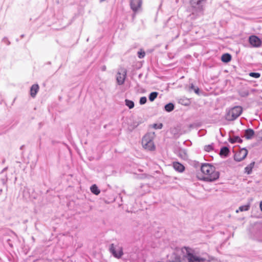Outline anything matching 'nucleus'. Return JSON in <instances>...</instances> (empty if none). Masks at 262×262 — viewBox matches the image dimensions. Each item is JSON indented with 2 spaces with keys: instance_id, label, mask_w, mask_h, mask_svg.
Masks as SVG:
<instances>
[{
  "instance_id": "obj_21",
  "label": "nucleus",
  "mask_w": 262,
  "mask_h": 262,
  "mask_svg": "<svg viewBox=\"0 0 262 262\" xmlns=\"http://www.w3.org/2000/svg\"><path fill=\"white\" fill-rule=\"evenodd\" d=\"M242 140L239 137H234L232 138H230V142L232 143H234L235 142L241 143Z\"/></svg>"
},
{
  "instance_id": "obj_26",
  "label": "nucleus",
  "mask_w": 262,
  "mask_h": 262,
  "mask_svg": "<svg viewBox=\"0 0 262 262\" xmlns=\"http://www.w3.org/2000/svg\"><path fill=\"white\" fill-rule=\"evenodd\" d=\"M190 89L193 90L196 94H199V89L197 87H195L193 84H191Z\"/></svg>"
},
{
  "instance_id": "obj_6",
  "label": "nucleus",
  "mask_w": 262,
  "mask_h": 262,
  "mask_svg": "<svg viewBox=\"0 0 262 262\" xmlns=\"http://www.w3.org/2000/svg\"><path fill=\"white\" fill-rule=\"evenodd\" d=\"M110 251L114 257L117 258H120L123 254L122 248L121 247L116 248L113 244L110 245Z\"/></svg>"
},
{
  "instance_id": "obj_11",
  "label": "nucleus",
  "mask_w": 262,
  "mask_h": 262,
  "mask_svg": "<svg viewBox=\"0 0 262 262\" xmlns=\"http://www.w3.org/2000/svg\"><path fill=\"white\" fill-rule=\"evenodd\" d=\"M39 86L37 84H34L32 85L30 89V95L32 97L34 98L36 94L38 92Z\"/></svg>"
},
{
  "instance_id": "obj_2",
  "label": "nucleus",
  "mask_w": 262,
  "mask_h": 262,
  "mask_svg": "<svg viewBox=\"0 0 262 262\" xmlns=\"http://www.w3.org/2000/svg\"><path fill=\"white\" fill-rule=\"evenodd\" d=\"M155 137L154 132L147 133L142 138V144L143 147L147 150H154L156 148L153 141Z\"/></svg>"
},
{
  "instance_id": "obj_23",
  "label": "nucleus",
  "mask_w": 262,
  "mask_h": 262,
  "mask_svg": "<svg viewBox=\"0 0 262 262\" xmlns=\"http://www.w3.org/2000/svg\"><path fill=\"white\" fill-rule=\"evenodd\" d=\"M249 76L255 78H258L260 77V74L259 73L251 72L249 73Z\"/></svg>"
},
{
  "instance_id": "obj_9",
  "label": "nucleus",
  "mask_w": 262,
  "mask_h": 262,
  "mask_svg": "<svg viewBox=\"0 0 262 262\" xmlns=\"http://www.w3.org/2000/svg\"><path fill=\"white\" fill-rule=\"evenodd\" d=\"M189 262H208L204 258H201L191 253H188L187 256Z\"/></svg>"
},
{
  "instance_id": "obj_12",
  "label": "nucleus",
  "mask_w": 262,
  "mask_h": 262,
  "mask_svg": "<svg viewBox=\"0 0 262 262\" xmlns=\"http://www.w3.org/2000/svg\"><path fill=\"white\" fill-rule=\"evenodd\" d=\"M254 135V132L253 129L249 128L245 131L244 136L247 139H251Z\"/></svg>"
},
{
  "instance_id": "obj_4",
  "label": "nucleus",
  "mask_w": 262,
  "mask_h": 262,
  "mask_svg": "<svg viewBox=\"0 0 262 262\" xmlns=\"http://www.w3.org/2000/svg\"><path fill=\"white\" fill-rule=\"evenodd\" d=\"M206 0H191L190 5L193 12H200L203 10L204 5Z\"/></svg>"
},
{
  "instance_id": "obj_22",
  "label": "nucleus",
  "mask_w": 262,
  "mask_h": 262,
  "mask_svg": "<svg viewBox=\"0 0 262 262\" xmlns=\"http://www.w3.org/2000/svg\"><path fill=\"white\" fill-rule=\"evenodd\" d=\"M125 105H127L129 108H133L134 107V103L133 101L126 99Z\"/></svg>"
},
{
  "instance_id": "obj_19",
  "label": "nucleus",
  "mask_w": 262,
  "mask_h": 262,
  "mask_svg": "<svg viewBox=\"0 0 262 262\" xmlns=\"http://www.w3.org/2000/svg\"><path fill=\"white\" fill-rule=\"evenodd\" d=\"M250 208V205H246L241 206L239 207L238 209L236 211V213H238L239 211H247Z\"/></svg>"
},
{
  "instance_id": "obj_30",
  "label": "nucleus",
  "mask_w": 262,
  "mask_h": 262,
  "mask_svg": "<svg viewBox=\"0 0 262 262\" xmlns=\"http://www.w3.org/2000/svg\"><path fill=\"white\" fill-rule=\"evenodd\" d=\"M258 138H260L261 139H262V129L261 130H260L258 133Z\"/></svg>"
},
{
  "instance_id": "obj_14",
  "label": "nucleus",
  "mask_w": 262,
  "mask_h": 262,
  "mask_svg": "<svg viewBox=\"0 0 262 262\" xmlns=\"http://www.w3.org/2000/svg\"><path fill=\"white\" fill-rule=\"evenodd\" d=\"M254 165H255V162H252L250 164H249L247 166H246L245 168V172H246L248 174H250L252 172V170L253 168L254 167Z\"/></svg>"
},
{
  "instance_id": "obj_10",
  "label": "nucleus",
  "mask_w": 262,
  "mask_h": 262,
  "mask_svg": "<svg viewBox=\"0 0 262 262\" xmlns=\"http://www.w3.org/2000/svg\"><path fill=\"white\" fill-rule=\"evenodd\" d=\"M249 42L254 47H259L261 43L260 39L255 35H252L249 37Z\"/></svg>"
},
{
  "instance_id": "obj_7",
  "label": "nucleus",
  "mask_w": 262,
  "mask_h": 262,
  "mask_svg": "<svg viewBox=\"0 0 262 262\" xmlns=\"http://www.w3.org/2000/svg\"><path fill=\"white\" fill-rule=\"evenodd\" d=\"M126 77V71L125 69L120 70L116 75V80L119 85H122Z\"/></svg>"
},
{
  "instance_id": "obj_24",
  "label": "nucleus",
  "mask_w": 262,
  "mask_h": 262,
  "mask_svg": "<svg viewBox=\"0 0 262 262\" xmlns=\"http://www.w3.org/2000/svg\"><path fill=\"white\" fill-rule=\"evenodd\" d=\"M204 150L208 152L213 150V145L210 144V145L205 146Z\"/></svg>"
},
{
  "instance_id": "obj_20",
  "label": "nucleus",
  "mask_w": 262,
  "mask_h": 262,
  "mask_svg": "<svg viewBox=\"0 0 262 262\" xmlns=\"http://www.w3.org/2000/svg\"><path fill=\"white\" fill-rule=\"evenodd\" d=\"M158 93L154 92L150 94L149 96V99L150 101H153L157 97Z\"/></svg>"
},
{
  "instance_id": "obj_31",
  "label": "nucleus",
  "mask_w": 262,
  "mask_h": 262,
  "mask_svg": "<svg viewBox=\"0 0 262 262\" xmlns=\"http://www.w3.org/2000/svg\"><path fill=\"white\" fill-rule=\"evenodd\" d=\"M106 66H102V67H101V70H102V71H105L106 70Z\"/></svg>"
},
{
  "instance_id": "obj_15",
  "label": "nucleus",
  "mask_w": 262,
  "mask_h": 262,
  "mask_svg": "<svg viewBox=\"0 0 262 262\" xmlns=\"http://www.w3.org/2000/svg\"><path fill=\"white\" fill-rule=\"evenodd\" d=\"M90 190L91 192L95 195H98L100 192V190L98 189V187L95 184L93 185L91 187Z\"/></svg>"
},
{
  "instance_id": "obj_8",
  "label": "nucleus",
  "mask_w": 262,
  "mask_h": 262,
  "mask_svg": "<svg viewBox=\"0 0 262 262\" xmlns=\"http://www.w3.org/2000/svg\"><path fill=\"white\" fill-rule=\"evenodd\" d=\"M247 154V150L245 148H242L235 154L234 160L238 162L241 161L246 157Z\"/></svg>"
},
{
  "instance_id": "obj_13",
  "label": "nucleus",
  "mask_w": 262,
  "mask_h": 262,
  "mask_svg": "<svg viewBox=\"0 0 262 262\" xmlns=\"http://www.w3.org/2000/svg\"><path fill=\"white\" fill-rule=\"evenodd\" d=\"M173 166L174 169L179 172H182L184 170V166L179 162H174Z\"/></svg>"
},
{
  "instance_id": "obj_29",
  "label": "nucleus",
  "mask_w": 262,
  "mask_h": 262,
  "mask_svg": "<svg viewBox=\"0 0 262 262\" xmlns=\"http://www.w3.org/2000/svg\"><path fill=\"white\" fill-rule=\"evenodd\" d=\"M249 95V93L248 91H244L241 94V95L243 97L247 96Z\"/></svg>"
},
{
  "instance_id": "obj_27",
  "label": "nucleus",
  "mask_w": 262,
  "mask_h": 262,
  "mask_svg": "<svg viewBox=\"0 0 262 262\" xmlns=\"http://www.w3.org/2000/svg\"><path fill=\"white\" fill-rule=\"evenodd\" d=\"M147 101V98L146 97H142L140 99V104L142 105L145 104Z\"/></svg>"
},
{
  "instance_id": "obj_16",
  "label": "nucleus",
  "mask_w": 262,
  "mask_h": 262,
  "mask_svg": "<svg viewBox=\"0 0 262 262\" xmlns=\"http://www.w3.org/2000/svg\"><path fill=\"white\" fill-rule=\"evenodd\" d=\"M229 150L228 147H223L220 150V155L221 156H227V155L229 154Z\"/></svg>"
},
{
  "instance_id": "obj_17",
  "label": "nucleus",
  "mask_w": 262,
  "mask_h": 262,
  "mask_svg": "<svg viewBox=\"0 0 262 262\" xmlns=\"http://www.w3.org/2000/svg\"><path fill=\"white\" fill-rule=\"evenodd\" d=\"M231 59V56L229 54H224L222 56V60L224 62H228Z\"/></svg>"
},
{
  "instance_id": "obj_3",
  "label": "nucleus",
  "mask_w": 262,
  "mask_h": 262,
  "mask_svg": "<svg viewBox=\"0 0 262 262\" xmlns=\"http://www.w3.org/2000/svg\"><path fill=\"white\" fill-rule=\"evenodd\" d=\"M242 111L241 106H235L228 111L226 115V119L229 121L234 120L241 114Z\"/></svg>"
},
{
  "instance_id": "obj_28",
  "label": "nucleus",
  "mask_w": 262,
  "mask_h": 262,
  "mask_svg": "<svg viewBox=\"0 0 262 262\" xmlns=\"http://www.w3.org/2000/svg\"><path fill=\"white\" fill-rule=\"evenodd\" d=\"M153 127L156 129H161L163 127V124L162 123H160L159 124H154L153 125Z\"/></svg>"
},
{
  "instance_id": "obj_18",
  "label": "nucleus",
  "mask_w": 262,
  "mask_h": 262,
  "mask_svg": "<svg viewBox=\"0 0 262 262\" xmlns=\"http://www.w3.org/2000/svg\"><path fill=\"white\" fill-rule=\"evenodd\" d=\"M174 109V105L172 103H169L165 106V110L168 112L172 111Z\"/></svg>"
},
{
  "instance_id": "obj_5",
  "label": "nucleus",
  "mask_w": 262,
  "mask_h": 262,
  "mask_svg": "<svg viewBox=\"0 0 262 262\" xmlns=\"http://www.w3.org/2000/svg\"><path fill=\"white\" fill-rule=\"evenodd\" d=\"M142 0H130V7L136 13L142 10Z\"/></svg>"
},
{
  "instance_id": "obj_1",
  "label": "nucleus",
  "mask_w": 262,
  "mask_h": 262,
  "mask_svg": "<svg viewBox=\"0 0 262 262\" xmlns=\"http://www.w3.org/2000/svg\"><path fill=\"white\" fill-rule=\"evenodd\" d=\"M201 170L203 174V180L206 181H214L219 178V172L215 170L214 167L209 164L202 165Z\"/></svg>"
},
{
  "instance_id": "obj_32",
  "label": "nucleus",
  "mask_w": 262,
  "mask_h": 262,
  "mask_svg": "<svg viewBox=\"0 0 262 262\" xmlns=\"http://www.w3.org/2000/svg\"><path fill=\"white\" fill-rule=\"evenodd\" d=\"M259 206L261 210L262 211V201L260 202Z\"/></svg>"
},
{
  "instance_id": "obj_25",
  "label": "nucleus",
  "mask_w": 262,
  "mask_h": 262,
  "mask_svg": "<svg viewBox=\"0 0 262 262\" xmlns=\"http://www.w3.org/2000/svg\"><path fill=\"white\" fill-rule=\"evenodd\" d=\"M138 54L139 58H142L145 56V53L144 51L141 50L138 52Z\"/></svg>"
}]
</instances>
